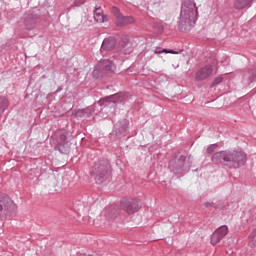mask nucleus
Returning a JSON list of instances; mask_svg holds the SVG:
<instances>
[{
	"mask_svg": "<svg viewBox=\"0 0 256 256\" xmlns=\"http://www.w3.org/2000/svg\"><path fill=\"white\" fill-rule=\"evenodd\" d=\"M211 161L214 165H222L228 169H239L247 163V154L239 150H224L214 153Z\"/></svg>",
	"mask_w": 256,
	"mask_h": 256,
	"instance_id": "1",
	"label": "nucleus"
},
{
	"mask_svg": "<svg viewBox=\"0 0 256 256\" xmlns=\"http://www.w3.org/2000/svg\"><path fill=\"white\" fill-rule=\"evenodd\" d=\"M197 4L193 0H184L181 6L180 21L178 24V29L182 33H187L191 31V27L197 23Z\"/></svg>",
	"mask_w": 256,
	"mask_h": 256,
	"instance_id": "2",
	"label": "nucleus"
},
{
	"mask_svg": "<svg viewBox=\"0 0 256 256\" xmlns=\"http://www.w3.org/2000/svg\"><path fill=\"white\" fill-rule=\"evenodd\" d=\"M89 175L98 185L105 183L111 177V162L107 159H98L90 168Z\"/></svg>",
	"mask_w": 256,
	"mask_h": 256,
	"instance_id": "3",
	"label": "nucleus"
},
{
	"mask_svg": "<svg viewBox=\"0 0 256 256\" xmlns=\"http://www.w3.org/2000/svg\"><path fill=\"white\" fill-rule=\"evenodd\" d=\"M69 132L67 130H57L54 134L56 137V146L55 149L62 153L63 155H67L69 153V141H67V137Z\"/></svg>",
	"mask_w": 256,
	"mask_h": 256,
	"instance_id": "4",
	"label": "nucleus"
},
{
	"mask_svg": "<svg viewBox=\"0 0 256 256\" xmlns=\"http://www.w3.org/2000/svg\"><path fill=\"white\" fill-rule=\"evenodd\" d=\"M120 208L128 215H134L141 209V202L135 198H123L120 201Z\"/></svg>",
	"mask_w": 256,
	"mask_h": 256,
	"instance_id": "5",
	"label": "nucleus"
},
{
	"mask_svg": "<svg viewBox=\"0 0 256 256\" xmlns=\"http://www.w3.org/2000/svg\"><path fill=\"white\" fill-rule=\"evenodd\" d=\"M112 13L116 18V27H126V25H131L135 23V18H133V16H123L121 10H119L117 6L112 7Z\"/></svg>",
	"mask_w": 256,
	"mask_h": 256,
	"instance_id": "6",
	"label": "nucleus"
},
{
	"mask_svg": "<svg viewBox=\"0 0 256 256\" xmlns=\"http://www.w3.org/2000/svg\"><path fill=\"white\" fill-rule=\"evenodd\" d=\"M41 14L39 11H28L24 17V25L28 31H33L37 27V21H39Z\"/></svg>",
	"mask_w": 256,
	"mask_h": 256,
	"instance_id": "7",
	"label": "nucleus"
},
{
	"mask_svg": "<svg viewBox=\"0 0 256 256\" xmlns=\"http://www.w3.org/2000/svg\"><path fill=\"white\" fill-rule=\"evenodd\" d=\"M227 233H229V228L227 226H220L218 229H216L210 239L211 245L215 246L218 243H221L223 239H225Z\"/></svg>",
	"mask_w": 256,
	"mask_h": 256,
	"instance_id": "8",
	"label": "nucleus"
},
{
	"mask_svg": "<svg viewBox=\"0 0 256 256\" xmlns=\"http://www.w3.org/2000/svg\"><path fill=\"white\" fill-rule=\"evenodd\" d=\"M128 129L129 121L127 119H123L114 125V133L118 139H122V137H127Z\"/></svg>",
	"mask_w": 256,
	"mask_h": 256,
	"instance_id": "9",
	"label": "nucleus"
},
{
	"mask_svg": "<svg viewBox=\"0 0 256 256\" xmlns=\"http://www.w3.org/2000/svg\"><path fill=\"white\" fill-rule=\"evenodd\" d=\"M185 161H187V157L185 156L176 157L169 161V169L173 173H177V171H181L185 168Z\"/></svg>",
	"mask_w": 256,
	"mask_h": 256,
	"instance_id": "10",
	"label": "nucleus"
},
{
	"mask_svg": "<svg viewBox=\"0 0 256 256\" xmlns=\"http://www.w3.org/2000/svg\"><path fill=\"white\" fill-rule=\"evenodd\" d=\"M100 69L105 77H110L113 75L117 69L113 61L111 60H102L100 63Z\"/></svg>",
	"mask_w": 256,
	"mask_h": 256,
	"instance_id": "11",
	"label": "nucleus"
},
{
	"mask_svg": "<svg viewBox=\"0 0 256 256\" xmlns=\"http://www.w3.org/2000/svg\"><path fill=\"white\" fill-rule=\"evenodd\" d=\"M212 73H213V66L206 65V66L200 68L196 72L195 79H196V81H205V79H209V77H211Z\"/></svg>",
	"mask_w": 256,
	"mask_h": 256,
	"instance_id": "12",
	"label": "nucleus"
},
{
	"mask_svg": "<svg viewBox=\"0 0 256 256\" xmlns=\"http://www.w3.org/2000/svg\"><path fill=\"white\" fill-rule=\"evenodd\" d=\"M13 205V200L5 194L0 193V217L9 211V208Z\"/></svg>",
	"mask_w": 256,
	"mask_h": 256,
	"instance_id": "13",
	"label": "nucleus"
},
{
	"mask_svg": "<svg viewBox=\"0 0 256 256\" xmlns=\"http://www.w3.org/2000/svg\"><path fill=\"white\" fill-rule=\"evenodd\" d=\"M116 46L117 39H115V37H108L103 40L100 51L101 53L105 51H113V49H115Z\"/></svg>",
	"mask_w": 256,
	"mask_h": 256,
	"instance_id": "14",
	"label": "nucleus"
},
{
	"mask_svg": "<svg viewBox=\"0 0 256 256\" xmlns=\"http://www.w3.org/2000/svg\"><path fill=\"white\" fill-rule=\"evenodd\" d=\"M93 113H95V108L93 106L79 109L75 112V117L83 118V117H93Z\"/></svg>",
	"mask_w": 256,
	"mask_h": 256,
	"instance_id": "15",
	"label": "nucleus"
},
{
	"mask_svg": "<svg viewBox=\"0 0 256 256\" xmlns=\"http://www.w3.org/2000/svg\"><path fill=\"white\" fill-rule=\"evenodd\" d=\"M255 0H235L234 1V9H249Z\"/></svg>",
	"mask_w": 256,
	"mask_h": 256,
	"instance_id": "16",
	"label": "nucleus"
},
{
	"mask_svg": "<svg viewBox=\"0 0 256 256\" xmlns=\"http://www.w3.org/2000/svg\"><path fill=\"white\" fill-rule=\"evenodd\" d=\"M119 215V210H117V206L112 205L105 209V217L109 221H113Z\"/></svg>",
	"mask_w": 256,
	"mask_h": 256,
	"instance_id": "17",
	"label": "nucleus"
},
{
	"mask_svg": "<svg viewBox=\"0 0 256 256\" xmlns=\"http://www.w3.org/2000/svg\"><path fill=\"white\" fill-rule=\"evenodd\" d=\"M94 20L97 23H105V14L101 11V6L94 9Z\"/></svg>",
	"mask_w": 256,
	"mask_h": 256,
	"instance_id": "18",
	"label": "nucleus"
},
{
	"mask_svg": "<svg viewBox=\"0 0 256 256\" xmlns=\"http://www.w3.org/2000/svg\"><path fill=\"white\" fill-rule=\"evenodd\" d=\"M9 107V99L5 96H0V117L7 111Z\"/></svg>",
	"mask_w": 256,
	"mask_h": 256,
	"instance_id": "19",
	"label": "nucleus"
},
{
	"mask_svg": "<svg viewBox=\"0 0 256 256\" xmlns=\"http://www.w3.org/2000/svg\"><path fill=\"white\" fill-rule=\"evenodd\" d=\"M244 79L248 81V83H255L256 81V70H249L245 75Z\"/></svg>",
	"mask_w": 256,
	"mask_h": 256,
	"instance_id": "20",
	"label": "nucleus"
},
{
	"mask_svg": "<svg viewBox=\"0 0 256 256\" xmlns=\"http://www.w3.org/2000/svg\"><path fill=\"white\" fill-rule=\"evenodd\" d=\"M92 77L94 79H103V77H106L105 74H103V71H101L100 64H98L92 71Z\"/></svg>",
	"mask_w": 256,
	"mask_h": 256,
	"instance_id": "21",
	"label": "nucleus"
},
{
	"mask_svg": "<svg viewBox=\"0 0 256 256\" xmlns=\"http://www.w3.org/2000/svg\"><path fill=\"white\" fill-rule=\"evenodd\" d=\"M249 241V246L253 248L256 247V229L249 235L248 237Z\"/></svg>",
	"mask_w": 256,
	"mask_h": 256,
	"instance_id": "22",
	"label": "nucleus"
},
{
	"mask_svg": "<svg viewBox=\"0 0 256 256\" xmlns=\"http://www.w3.org/2000/svg\"><path fill=\"white\" fill-rule=\"evenodd\" d=\"M219 147V144H211L207 148L208 155H211V153H215L216 148Z\"/></svg>",
	"mask_w": 256,
	"mask_h": 256,
	"instance_id": "23",
	"label": "nucleus"
},
{
	"mask_svg": "<svg viewBox=\"0 0 256 256\" xmlns=\"http://www.w3.org/2000/svg\"><path fill=\"white\" fill-rule=\"evenodd\" d=\"M154 27H155L156 29H158V31H159L160 33H163V31H164V29H165V27L163 26V23H161V22H156L155 25H154Z\"/></svg>",
	"mask_w": 256,
	"mask_h": 256,
	"instance_id": "24",
	"label": "nucleus"
},
{
	"mask_svg": "<svg viewBox=\"0 0 256 256\" xmlns=\"http://www.w3.org/2000/svg\"><path fill=\"white\" fill-rule=\"evenodd\" d=\"M221 83H223V77H216L212 83V87H215V85H219Z\"/></svg>",
	"mask_w": 256,
	"mask_h": 256,
	"instance_id": "25",
	"label": "nucleus"
},
{
	"mask_svg": "<svg viewBox=\"0 0 256 256\" xmlns=\"http://www.w3.org/2000/svg\"><path fill=\"white\" fill-rule=\"evenodd\" d=\"M87 0H75L74 1V5L75 7H81V5H84V3L86 2Z\"/></svg>",
	"mask_w": 256,
	"mask_h": 256,
	"instance_id": "26",
	"label": "nucleus"
},
{
	"mask_svg": "<svg viewBox=\"0 0 256 256\" xmlns=\"http://www.w3.org/2000/svg\"><path fill=\"white\" fill-rule=\"evenodd\" d=\"M204 205L207 209L215 208V203L213 202H205Z\"/></svg>",
	"mask_w": 256,
	"mask_h": 256,
	"instance_id": "27",
	"label": "nucleus"
},
{
	"mask_svg": "<svg viewBox=\"0 0 256 256\" xmlns=\"http://www.w3.org/2000/svg\"><path fill=\"white\" fill-rule=\"evenodd\" d=\"M106 103H107V99H101L98 101V105H100V107H103V105L104 107H106L107 106Z\"/></svg>",
	"mask_w": 256,
	"mask_h": 256,
	"instance_id": "28",
	"label": "nucleus"
},
{
	"mask_svg": "<svg viewBox=\"0 0 256 256\" xmlns=\"http://www.w3.org/2000/svg\"><path fill=\"white\" fill-rule=\"evenodd\" d=\"M155 53H156L157 55H161V53H169V50L166 49V48H164V49H162L161 51L155 50Z\"/></svg>",
	"mask_w": 256,
	"mask_h": 256,
	"instance_id": "29",
	"label": "nucleus"
},
{
	"mask_svg": "<svg viewBox=\"0 0 256 256\" xmlns=\"http://www.w3.org/2000/svg\"><path fill=\"white\" fill-rule=\"evenodd\" d=\"M168 53H171L172 55H177V53H179V52H177L175 50H168Z\"/></svg>",
	"mask_w": 256,
	"mask_h": 256,
	"instance_id": "30",
	"label": "nucleus"
},
{
	"mask_svg": "<svg viewBox=\"0 0 256 256\" xmlns=\"http://www.w3.org/2000/svg\"><path fill=\"white\" fill-rule=\"evenodd\" d=\"M107 21H109V16L104 15V23H106Z\"/></svg>",
	"mask_w": 256,
	"mask_h": 256,
	"instance_id": "31",
	"label": "nucleus"
},
{
	"mask_svg": "<svg viewBox=\"0 0 256 256\" xmlns=\"http://www.w3.org/2000/svg\"><path fill=\"white\" fill-rule=\"evenodd\" d=\"M33 173H37V169H31L30 170V175H33Z\"/></svg>",
	"mask_w": 256,
	"mask_h": 256,
	"instance_id": "32",
	"label": "nucleus"
},
{
	"mask_svg": "<svg viewBox=\"0 0 256 256\" xmlns=\"http://www.w3.org/2000/svg\"><path fill=\"white\" fill-rule=\"evenodd\" d=\"M122 47H127V42H121Z\"/></svg>",
	"mask_w": 256,
	"mask_h": 256,
	"instance_id": "33",
	"label": "nucleus"
},
{
	"mask_svg": "<svg viewBox=\"0 0 256 256\" xmlns=\"http://www.w3.org/2000/svg\"><path fill=\"white\" fill-rule=\"evenodd\" d=\"M59 91H61V89H60V88H58L57 92H59Z\"/></svg>",
	"mask_w": 256,
	"mask_h": 256,
	"instance_id": "34",
	"label": "nucleus"
},
{
	"mask_svg": "<svg viewBox=\"0 0 256 256\" xmlns=\"http://www.w3.org/2000/svg\"><path fill=\"white\" fill-rule=\"evenodd\" d=\"M92 107H93V109H95V104Z\"/></svg>",
	"mask_w": 256,
	"mask_h": 256,
	"instance_id": "35",
	"label": "nucleus"
},
{
	"mask_svg": "<svg viewBox=\"0 0 256 256\" xmlns=\"http://www.w3.org/2000/svg\"><path fill=\"white\" fill-rule=\"evenodd\" d=\"M35 177H39V175L36 174Z\"/></svg>",
	"mask_w": 256,
	"mask_h": 256,
	"instance_id": "36",
	"label": "nucleus"
}]
</instances>
